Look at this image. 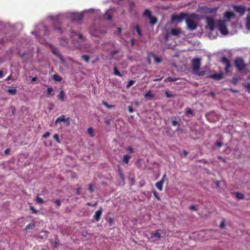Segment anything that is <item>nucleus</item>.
I'll return each instance as SVG.
<instances>
[{"instance_id":"obj_1","label":"nucleus","mask_w":250,"mask_h":250,"mask_svg":"<svg viewBox=\"0 0 250 250\" xmlns=\"http://www.w3.org/2000/svg\"><path fill=\"white\" fill-rule=\"evenodd\" d=\"M217 26L222 34L227 35L229 33L225 21H218Z\"/></svg>"},{"instance_id":"obj_2","label":"nucleus","mask_w":250,"mask_h":250,"mask_svg":"<svg viewBox=\"0 0 250 250\" xmlns=\"http://www.w3.org/2000/svg\"><path fill=\"white\" fill-rule=\"evenodd\" d=\"M234 64L239 72H242L246 66L244 60L241 58H237L235 59Z\"/></svg>"},{"instance_id":"obj_3","label":"nucleus","mask_w":250,"mask_h":250,"mask_svg":"<svg viewBox=\"0 0 250 250\" xmlns=\"http://www.w3.org/2000/svg\"><path fill=\"white\" fill-rule=\"evenodd\" d=\"M201 65V59L200 58H194L191 60V67L193 72L198 71Z\"/></svg>"},{"instance_id":"obj_4","label":"nucleus","mask_w":250,"mask_h":250,"mask_svg":"<svg viewBox=\"0 0 250 250\" xmlns=\"http://www.w3.org/2000/svg\"><path fill=\"white\" fill-rule=\"evenodd\" d=\"M205 19L207 27L211 31H213L215 27V23L213 18L208 16L206 17Z\"/></svg>"},{"instance_id":"obj_5","label":"nucleus","mask_w":250,"mask_h":250,"mask_svg":"<svg viewBox=\"0 0 250 250\" xmlns=\"http://www.w3.org/2000/svg\"><path fill=\"white\" fill-rule=\"evenodd\" d=\"M164 234V230L162 229H157L154 231H153L151 233V238L154 241H158L161 237H162V235Z\"/></svg>"},{"instance_id":"obj_6","label":"nucleus","mask_w":250,"mask_h":250,"mask_svg":"<svg viewBox=\"0 0 250 250\" xmlns=\"http://www.w3.org/2000/svg\"><path fill=\"white\" fill-rule=\"evenodd\" d=\"M187 15V14L184 13H181L179 15L174 14L171 16V20L172 22L177 21L179 23L182 21Z\"/></svg>"},{"instance_id":"obj_7","label":"nucleus","mask_w":250,"mask_h":250,"mask_svg":"<svg viewBox=\"0 0 250 250\" xmlns=\"http://www.w3.org/2000/svg\"><path fill=\"white\" fill-rule=\"evenodd\" d=\"M187 28L190 31L194 30L197 27V24L191 19H187L186 20Z\"/></svg>"},{"instance_id":"obj_8","label":"nucleus","mask_w":250,"mask_h":250,"mask_svg":"<svg viewBox=\"0 0 250 250\" xmlns=\"http://www.w3.org/2000/svg\"><path fill=\"white\" fill-rule=\"evenodd\" d=\"M200 12L202 13H214L216 12L217 8H208L207 6H202L199 8Z\"/></svg>"},{"instance_id":"obj_9","label":"nucleus","mask_w":250,"mask_h":250,"mask_svg":"<svg viewBox=\"0 0 250 250\" xmlns=\"http://www.w3.org/2000/svg\"><path fill=\"white\" fill-rule=\"evenodd\" d=\"M167 180V178L166 174H164L163 176L162 179L160 181L155 184V186L160 191H162L163 190V184L165 181Z\"/></svg>"},{"instance_id":"obj_10","label":"nucleus","mask_w":250,"mask_h":250,"mask_svg":"<svg viewBox=\"0 0 250 250\" xmlns=\"http://www.w3.org/2000/svg\"><path fill=\"white\" fill-rule=\"evenodd\" d=\"M221 62L223 64L225 65V70L227 73H228L229 69L230 67V61L226 57H223L221 58Z\"/></svg>"},{"instance_id":"obj_11","label":"nucleus","mask_w":250,"mask_h":250,"mask_svg":"<svg viewBox=\"0 0 250 250\" xmlns=\"http://www.w3.org/2000/svg\"><path fill=\"white\" fill-rule=\"evenodd\" d=\"M208 78L214 79L216 81H219L224 78V75L222 72H220L218 74H210L208 76Z\"/></svg>"},{"instance_id":"obj_12","label":"nucleus","mask_w":250,"mask_h":250,"mask_svg":"<svg viewBox=\"0 0 250 250\" xmlns=\"http://www.w3.org/2000/svg\"><path fill=\"white\" fill-rule=\"evenodd\" d=\"M234 10L240 13L241 15H243L246 12V8L243 5H234L233 7Z\"/></svg>"},{"instance_id":"obj_13","label":"nucleus","mask_w":250,"mask_h":250,"mask_svg":"<svg viewBox=\"0 0 250 250\" xmlns=\"http://www.w3.org/2000/svg\"><path fill=\"white\" fill-rule=\"evenodd\" d=\"M103 209L100 208L99 209L97 210L93 216L94 219L96 220V221L98 222L99 221L101 215L102 214Z\"/></svg>"},{"instance_id":"obj_14","label":"nucleus","mask_w":250,"mask_h":250,"mask_svg":"<svg viewBox=\"0 0 250 250\" xmlns=\"http://www.w3.org/2000/svg\"><path fill=\"white\" fill-rule=\"evenodd\" d=\"M235 17L234 14L231 11H226L224 14V17L227 21H229L232 18Z\"/></svg>"},{"instance_id":"obj_15","label":"nucleus","mask_w":250,"mask_h":250,"mask_svg":"<svg viewBox=\"0 0 250 250\" xmlns=\"http://www.w3.org/2000/svg\"><path fill=\"white\" fill-rule=\"evenodd\" d=\"M83 15L80 13L74 14L72 17L73 21H81L83 20Z\"/></svg>"},{"instance_id":"obj_16","label":"nucleus","mask_w":250,"mask_h":250,"mask_svg":"<svg viewBox=\"0 0 250 250\" xmlns=\"http://www.w3.org/2000/svg\"><path fill=\"white\" fill-rule=\"evenodd\" d=\"M181 33V29L173 28L170 31V34L174 36H178Z\"/></svg>"},{"instance_id":"obj_17","label":"nucleus","mask_w":250,"mask_h":250,"mask_svg":"<svg viewBox=\"0 0 250 250\" xmlns=\"http://www.w3.org/2000/svg\"><path fill=\"white\" fill-rule=\"evenodd\" d=\"M65 98V92L63 90H61L60 94L58 96V99L60 101H61V102H63L64 101Z\"/></svg>"},{"instance_id":"obj_18","label":"nucleus","mask_w":250,"mask_h":250,"mask_svg":"<svg viewBox=\"0 0 250 250\" xmlns=\"http://www.w3.org/2000/svg\"><path fill=\"white\" fill-rule=\"evenodd\" d=\"M65 115H62L60 116H59V117H58L55 122V124L56 125H57L59 123H60V122H64L65 121Z\"/></svg>"},{"instance_id":"obj_19","label":"nucleus","mask_w":250,"mask_h":250,"mask_svg":"<svg viewBox=\"0 0 250 250\" xmlns=\"http://www.w3.org/2000/svg\"><path fill=\"white\" fill-rule=\"evenodd\" d=\"M246 27L247 29L250 30V12H249L246 19Z\"/></svg>"},{"instance_id":"obj_20","label":"nucleus","mask_w":250,"mask_h":250,"mask_svg":"<svg viewBox=\"0 0 250 250\" xmlns=\"http://www.w3.org/2000/svg\"><path fill=\"white\" fill-rule=\"evenodd\" d=\"M150 56H151L153 59H154V61L156 63H160L162 62V60L161 58H159L155 55V54L152 53L150 54Z\"/></svg>"},{"instance_id":"obj_21","label":"nucleus","mask_w":250,"mask_h":250,"mask_svg":"<svg viewBox=\"0 0 250 250\" xmlns=\"http://www.w3.org/2000/svg\"><path fill=\"white\" fill-rule=\"evenodd\" d=\"M52 53L55 55L56 56H58L59 57V58L61 60H63L62 59V57L60 55V52L59 51V50L56 49V48H54L52 50Z\"/></svg>"},{"instance_id":"obj_22","label":"nucleus","mask_w":250,"mask_h":250,"mask_svg":"<svg viewBox=\"0 0 250 250\" xmlns=\"http://www.w3.org/2000/svg\"><path fill=\"white\" fill-rule=\"evenodd\" d=\"M53 91H54V89L52 87H48L47 89L46 96L47 97H50V96H53L54 95V94L53 93Z\"/></svg>"},{"instance_id":"obj_23","label":"nucleus","mask_w":250,"mask_h":250,"mask_svg":"<svg viewBox=\"0 0 250 250\" xmlns=\"http://www.w3.org/2000/svg\"><path fill=\"white\" fill-rule=\"evenodd\" d=\"M144 96L146 98L151 99L153 97V95L151 91H148L145 93Z\"/></svg>"},{"instance_id":"obj_24","label":"nucleus","mask_w":250,"mask_h":250,"mask_svg":"<svg viewBox=\"0 0 250 250\" xmlns=\"http://www.w3.org/2000/svg\"><path fill=\"white\" fill-rule=\"evenodd\" d=\"M53 79L56 82H60L62 81V78L59 75L56 74L53 76Z\"/></svg>"},{"instance_id":"obj_25","label":"nucleus","mask_w":250,"mask_h":250,"mask_svg":"<svg viewBox=\"0 0 250 250\" xmlns=\"http://www.w3.org/2000/svg\"><path fill=\"white\" fill-rule=\"evenodd\" d=\"M87 133L89 135V136L91 137H93L95 136V133H94L93 128L92 127H89L87 129Z\"/></svg>"},{"instance_id":"obj_26","label":"nucleus","mask_w":250,"mask_h":250,"mask_svg":"<svg viewBox=\"0 0 250 250\" xmlns=\"http://www.w3.org/2000/svg\"><path fill=\"white\" fill-rule=\"evenodd\" d=\"M7 92L10 95H16L17 92V90L16 88L13 89H9L7 90Z\"/></svg>"},{"instance_id":"obj_27","label":"nucleus","mask_w":250,"mask_h":250,"mask_svg":"<svg viewBox=\"0 0 250 250\" xmlns=\"http://www.w3.org/2000/svg\"><path fill=\"white\" fill-rule=\"evenodd\" d=\"M143 16L144 17H147L149 19L152 15L151 12L149 10L146 9L143 14Z\"/></svg>"},{"instance_id":"obj_28","label":"nucleus","mask_w":250,"mask_h":250,"mask_svg":"<svg viewBox=\"0 0 250 250\" xmlns=\"http://www.w3.org/2000/svg\"><path fill=\"white\" fill-rule=\"evenodd\" d=\"M149 19L150 20V23L152 25L155 24L157 21V19L152 16Z\"/></svg>"},{"instance_id":"obj_29","label":"nucleus","mask_w":250,"mask_h":250,"mask_svg":"<svg viewBox=\"0 0 250 250\" xmlns=\"http://www.w3.org/2000/svg\"><path fill=\"white\" fill-rule=\"evenodd\" d=\"M192 73H193V74H194L196 75H197L198 76H203L205 75L206 71L202 70V71L198 72V71H195V72H193Z\"/></svg>"},{"instance_id":"obj_30","label":"nucleus","mask_w":250,"mask_h":250,"mask_svg":"<svg viewBox=\"0 0 250 250\" xmlns=\"http://www.w3.org/2000/svg\"><path fill=\"white\" fill-rule=\"evenodd\" d=\"M35 227V225L34 223H30L25 227V230L33 229Z\"/></svg>"},{"instance_id":"obj_31","label":"nucleus","mask_w":250,"mask_h":250,"mask_svg":"<svg viewBox=\"0 0 250 250\" xmlns=\"http://www.w3.org/2000/svg\"><path fill=\"white\" fill-rule=\"evenodd\" d=\"M235 196L239 199H244V195L242 193L239 192H236L235 193Z\"/></svg>"},{"instance_id":"obj_32","label":"nucleus","mask_w":250,"mask_h":250,"mask_svg":"<svg viewBox=\"0 0 250 250\" xmlns=\"http://www.w3.org/2000/svg\"><path fill=\"white\" fill-rule=\"evenodd\" d=\"M102 104L106 106L107 108H109V109H111V108H113L114 107V105H109L108 104V103L107 102H106L105 101H102Z\"/></svg>"},{"instance_id":"obj_33","label":"nucleus","mask_w":250,"mask_h":250,"mask_svg":"<svg viewBox=\"0 0 250 250\" xmlns=\"http://www.w3.org/2000/svg\"><path fill=\"white\" fill-rule=\"evenodd\" d=\"M113 71H114V74L115 75L118 76L120 77L122 76V75L121 74L120 72L117 69V68L116 66L114 67Z\"/></svg>"},{"instance_id":"obj_34","label":"nucleus","mask_w":250,"mask_h":250,"mask_svg":"<svg viewBox=\"0 0 250 250\" xmlns=\"http://www.w3.org/2000/svg\"><path fill=\"white\" fill-rule=\"evenodd\" d=\"M81 58L86 62H89L90 58L87 55H83L81 56Z\"/></svg>"},{"instance_id":"obj_35","label":"nucleus","mask_w":250,"mask_h":250,"mask_svg":"<svg viewBox=\"0 0 250 250\" xmlns=\"http://www.w3.org/2000/svg\"><path fill=\"white\" fill-rule=\"evenodd\" d=\"M36 201L38 204H42L44 203V201L43 200V199L41 198H40L39 196H37L36 199Z\"/></svg>"},{"instance_id":"obj_36","label":"nucleus","mask_w":250,"mask_h":250,"mask_svg":"<svg viewBox=\"0 0 250 250\" xmlns=\"http://www.w3.org/2000/svg\"><path fill=\"white\" fill-rule=\"evenodd\" d=\"M118 172H119V176H120L121 179L122 180V181L123 182H124L125 178H124V175H123V173L122 172L119 166H118Z\"/></svg>"},{"instance_id":"obj_37","label":"nucleus","mask_w":250,"mask_h":250,"mask_svg":"<svg viewBox=\"0 0 250 250\" xmlns=\"http://www.w3.org/2000/svg\"><path fill=\"white\" fill-rule=\"evenodd\" d=\"M58 22V21H55L54 22V24L55 25L54 29L57 30L60 33H62V29L60 27H57L56 26V24Z\"/></svg>"},{"instance_id":"obj_38","label":"nucleus","mask_w":250,"mask_h":250,"mask_svg":"<svg viewBox=\"0 0 250 250\" xmlns=\"http://www.w3.org/2000/svg\"><path fill=\"white\" fill-rule=\"evenodd\" d=\"M135 83V81L134 80H130L128 83L126 85V88H129L131 86H132L133 84H134Z\"/></svg>"},{"instance_id":"obj_39","label":"nucleus","mask_w":250,"mask_h":250,"mask_svg":"<svg viewBox=\"0 0 250 250\" xmlns=\"http://www.w3.org/2000/svg\"><path fill=\"white\" fill-rule=\"evenodd\" d=\"M135 29H136V31L137 32L139 36H142V34L141 30L140 28L139 27V26L138 25H136V26H135Z\"/></svg>"},{"instance_id":"obj_40","label":"nucleus","mask_w":250,"mask_h":250,"mask_svg":"<svg viewBox=\"0 0 250 250\" xmlns=\"http://www.w3.org/2000/svg\"><path fill=\"white\" fill-rule=\"evenodd\" d=\"M186 114L188 115H191V116L193 115V111L189 108H187L186 109Z\"/></svg>"},{"instance_id":"obj_41","label":"nucleus","mask_w":250,"mask_h":250,"mask_svg":"<svg viewBox=\"0 0 250 250\" xmlns=\"http://www.w3.org/2000/svg\"><path fill=\"white\" fill-rule=\"evenodd\" d=\"M53 138L57 141V143H60V140L59 139V136L58 134H55L53 136Z\"/></svg>"},{"instance_id":"obj_42","label":"nucleus","mask_w":250,"mask_h":250,"mask_svg":"<svg viewBox=\"0 0 250 250\" xmlns=\"http://www.w3.org/2000/svg\"><path fill=\"white\" fill-rule=\"evenodd\" d=\"M152 192L155 197L157 198V199H158V200H160V198L159 196L158 193L155 190H152Z\"/></svg>"},{"instance_id":"obj_43","label":"nucleus","mask_w":250,"mask_h":250,"mask_svg":"<svg viewBox=\"0 0 250 250\" xmlns=\"http://www.w3.org/2000/svg\"><path fill=\"white\" fill-rule=\"evenodd\" d=\"M130 157H124L123 159V163L125 164H127L129 162V159Z\"/></svg>"},{"instance_id":"obj_44","label":"nucleus","mask_w":250,"mask_h":250,"mask_svg":"<svg viewBox=\"0 0 250 250\" xmlns=\"http://www.w3.org/2000/svg\"><path fill=\"white\" fill-rule=\"evenodd\" d=\"M177 79H177V78H173L170 77H168L167 79V81H168V82H175L177 80Z\"/></svg>"},{"instance_id":"obj_45","label":"nucleus","mask_w":250,"mask_h":250,"mask_svg":"<svg viewBox=\"0 0 250 250\" xmlns=\"http://www.w3.org/2000/svg\"><path fill=\"white\" fill-rule=\"evenodd\" d=\"M70 118L69 117H68L66 119L65 118V121H64V123L66 125L68 126L70 124Z\"/></svg>"},{"instance_id":"obj_46","label":"nucleus","mask_w":250,"mask_h":250,"mask_svg":"<svg viewBox=\"0 0 250 250\" xmlns=\"http://www.w3.org/2000/svg\"><path fill=\"white\" fill-rule=\"evenodd\" d=\"M104 18H106L107 20L110 21V20H111L112 17L111 15H110L109 14H108L106 12Z\"/></svg>"},{"instance_id":"obj_47","label":"nucleus","mask_w":250,"mask_h":250,"mask_svg":"<svg viewBox=\"0 0 250 250\" xmlns=\"http://www.w3.org/2000/svg\"><path fill=\"white\" fill-rule=\"evenodd\" d=\"M221 229H224L225 227V220H223L219 226Z\"/></svg>"},{"instance_id":"obj_48","label":"nucleus","mask_w":250,"mask_h":250,"mask_svg":"<svg viewBox=\"0 0 250 250\" xmlns=\"http://www.w3.org/2000/svg\"><path fill=\"white\" fill-rule=\"evenodd\" d=\"M50 135V133L48 131L46 132L42 136V138H47L48 137H49Z\"/></svg>"},{"instance_id":"obj_49","label":"nucleus","mask_w":250,"mask_h":250,"mask_svg":"<svg viewBox=\"0 0 250 250\" xmlns=\"http://www.w3.org/2000/svg\"><path fill=\"white\" fill-rule=\"evenodd\" d=\"M165 95L167 98H173L174 97V96L173 94L169 93L167 91H166L165 92Z\"/></svg>"},{"instance_id":"obj_50","label":"nucleus","mask_w":250,"mask_h":250,"mask_svg":"<svg viewBox=\"0 0 250 250\" xmlns=\"http://www.w3.org/2000/svg\"><path fill=\"white\" fill-rule=\"evenodd\" d=\"M59 244V240L58 238H56L55 240L54 248H57Z\"/></svg>"},{"instance_id":"obj_51","label":"nucleus","mask_w":250,"mask_h":250,"mask_svg":"<svg viewBox=\"0 0 250 250\" xmlns=\"http://www.w3.org/2000/svg\"><path fill=\"white\" fill-rule=\"evenodd\" d=\"M54 203L56 204L58 208L61 205V201L60 199L55 200Z\"/></svg>"},{"instance_id":"obj_52","label":"nucleus","mask_w":250,"mask_h":250,"mask_svg":"<svg viewBox=\"0 0 250 250\" xmlns=\"http://www.w3.org/2000/svg\"><path fill=\"white\" fill-rule=\"evenodd\" d=\"M215 145L218 147H221L222 146L223 144L221 141H217L215 143Z\"/></svg>"},{"instance_id":"obj_53","label":"nucleus","mask_w":250,"mask_h":250,"mask_svg":"<svg viewBox=\"0 0 250 250\" xmlns=\"http://www.w3.org/2000/svg\"><path fill=\"white\" fill-rule=\"evenodd\" d=\"M118 53V50H115L111 51L110 52V54L111 56H114L115 54H117Z\"/></svg>"},{"instance_id":"obj_54","label":"nucleus","mask_w":250,"mask_h":250,"mask_svg":"<svg viewBox=\"0 0 250 250\" xmlns=\"http://www.w3.org/2000/svg\"><path fill=\"white\" fill-rule=\"evenodd\" d=\"M127 150L128 151V152L130 153H132L133 152V147H132L131 146H128L127 148Z\"/></svg>"},{"instance_id":"obj_55","label":"nucleus","mask_w":250,"mask_h":250,"mask_svg":"<svg viewBox=\"0 0 250 250\" xmlns=\"http://www.w3.org/2000/svg\"><path fill=\"white\" fill-rule=\"evenodd\" d=\"M171 124H172V125L174 126L179 125L178 122L175 120L172 121Z\"/></svg>"},{"instance_id":"obj_56","label":"nucleus","mask_w":250,"mask_h":250,"mask_svg":"<svg viewBox=\"0 0 250 250\" xmlns=\"http://www.w3.org/2000/svg\"><path fill=\"white\" fill-rule=\"evenodd\" d=\"M189 208H190V209H191L192 210H197V207L196 206H194V205L191 206L189 207Z\"/></svg>"},{"instance_id":"obj_57","label":"nucleus","mask_w":250,"mask_h":250,"mask_svg":"<svg viewBox=\"0 0 250 250\" xmlns=\"http://www.w3.org/2000/svg\"><path fill=\"white\" fill-rule=\"evenodd\" d=\"M128 110L130 113H133L134 112V109L131 106H128Z\"/></svg>"},{"instance_id":"obj_58","label":"nucleus","mask_w":250,"mask_h":250,"mask_svg":"<svg viewBox=\"0 0 250 250\" xmlns=\"http://www.w3.org/2000/svg\"><path fill=\"white\" fill-rule=\"evenodd\" d=\"M30 209L31 210H32L34 213H36H36H37L38 212V210H36V209L34 208V207H30Z\"/></svg>"},{"instance_id":"obj_59","label":"nucleus","mask_w":250,"mask_h":250,"mask_svg":"<svg viewBox=\"0 0 250 250\" xmlns=\"http://www.w3.org/2000/svg\"><path fill=\"white\" fill-rule=\"evenodd\" d=\"M214 183L216 186V187L218 188L220 187V182L219 181H216L214 182Z\"/></svg>"},{"instance_id":"obj_60","label":"nucleus","mask_w":250,"mask_h":250,"mask_svg":"<svg viewBox=\"0 0 250 250\" xmlns=\"http://www.w3.org/2000/svg\"><path fill=\"white\" fill-rule=\"evenodd\" d=\"M89 189L90 190L91 192L94 191V188L92 184L89 185Z\"/></svg>"},{"instance_id":"obj_61","label":"nucleus","mask_w":250,"mask_h":250,"mask_svg":"<svg viewBox=\"0 0 250 250\" xmlns=\"http://www.w3.org/2000/svg\"><path fill=\"white\" fill-rule=\"evenodd\" d=\"M107 221L110 224H111L113 221V219L111 218V217H109V218H108L107 219Z\"/></svg>"},{"instance_id":"obj_62","label":"nucleus","mask_w":250,"mask_h":250,"mask_svg":"<svg viewBox=\"0 0 250 250\" xmlns=\"http://www.w3.org/2000/svg\"><path fill=\"white\" fill-rule=\"evenodd\" d=\"M10 149L9 148H7L4 151V154L5 155H8L9 152H10Z\"/></svg>"},{"instance_id":"obj_63","label":"nucleus","mask_w":250,"mask_h":250,"mask_svg":"<svg viewBox=\"0 0 250 250\" xmlns=\"http://www.w3.org/2000/svg\"><path fill=\"white\" fill-rule=\"evenodd\" d=\"M80 190H81L80 188H77L76 189V193H77V194H78V195H80V194H81Z\"/></svg>"},{"instance_id":"obj_64","label":"nucleus","mask_w":250,"mask_h":250,"mask_svg":"<svg viewBox=\"0 0 250 250\" xmlns=\"http://www.w3.org/2000/svg\"><path fill=\"white\" fill-rule=\"evenodd\" d=\"M169 35L168 33L165 34V38L166 41L168 40Z\"/></svg>"}]
</instances>
